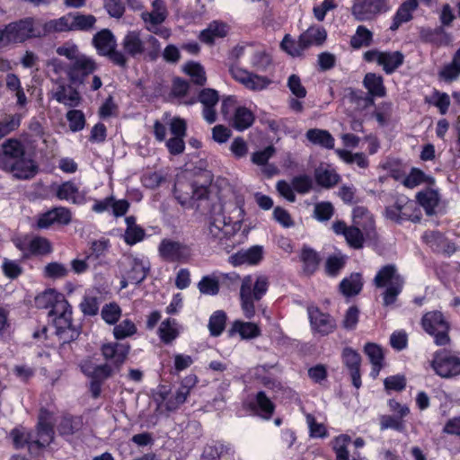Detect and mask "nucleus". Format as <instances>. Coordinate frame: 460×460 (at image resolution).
Instances as JSON below:
<instances>
[{
    "mask_svg": "<svg viewBox=\"0 0 460 460\" xmlns=\"http://www.w3.org/2000/svg\"><path fill=\"white\" fill-rule=\"evenodd\" d=\"M385 215L389 219L399 221V223L403 219L411 221H420V219L417 203L413 199H410L408 196H398L393 205L386 207Z\"/></svg>",
    "mask_w": 460,
    "mask_h": 460,
    "instance_id": "obj_15",
    "label": "nucleus"
},
{
    "mask_svg": "<svg viewBox=\"0 0 460 460\" xmlns=\"http://www.w3.org/2000/svg\"><path fill=\"white\" fill-rule=\"evenodd\" d=\"M10 436L16 448L27 445L29 450L33 452L48 447L54 437V422L50 411L40 410L35 432H30L25 427H16L11 430Z\"/></svg>",
    "mask_w": 460,
    "mask_h": 460,
    "instance_id": "obj_3",
    "label": "nucleus"
},
{
    "mask_svg": "<svg viewBox=\"0 0 460 460\" xmlns=\"http://www.w3.org/2000/svg\"><path fill=\"white\" fill-rule=\"evenodd\" d=\"M275 407L273 401L268 398L265 391H259V393H257L252 408L259 416L264 419L272 418L275 412Z\"/></svg>",
    "mask_w": 460,
    "mask_h": 460,
    "instance_id": "obj_34",
    "label": "nucleus"
},
{
    "mask_svg": "<svg viewBox=\"0 0 460 460\" xmlns=\"http://www.w3.org/2000/svg\"><path fill=\"white\" fill-rule=\"evenodd\" d=\"M96 22L97 19L93 13L68 12L58 19L47 21L44 24V31L58 33V31H70V30H91Z\"/></svg>",
    "mask_w": 460,
    "mask_h": 460,
    "instance_id": "obj_9",
    "label": "nucleus"
},
{
    "mask_svg": "<svg viewBox=\"0 0 460 460\" xmlns=\"http://www.w3.org/2000/svg\"><path fill=\"white\" fill-rule=\"evenodd\" d=\"M288 87L293 95L297 96L298 98H304V96H306V87L303 85L299 75H296V74H293L288 77Z\"/></svg>",
    "mask_w": 460,
    "mask_h": 460,
    "instance_id": "obj_64",
    "label": "nucleus"
},
{
    "mask_svg": "<svg viewBox=\"0 0 460 460\" xmlns=\"http://www.w3.org/2000/svg\"><path fill=\"white\" fill-rule=\"evenodd\" d=\"M66 119L69 122V128L71 130H81L84 129L86 119L80 110H75L73 108L66 113Z\"/></svg>",
    "mask_w": 460,
    "mask_h": 460,
    "instance_id": "obj_61",
    "label": "nucleus"
},
{
    "mask_svg": "<svg viewBox=\"0 0 460 460\" xmlns=\"http://www.w3.org/2000/svg\"><path fill=\"white\" fill-rule=\"evenodd\" d=\"M21 126V114H9L0 121V137L6 136L12 130L18 129Z\"/></svg>",
    "mask_w": 460,
    "mask_h": 460,
    "instance_id": "obj_59",
    "label": "nucleus"
},
{
    "mask_svg": "<svg viewBox=\"0 0 460 460\" xmlns=\"http://www.w3.org/2000/svg\"><path fill=\"white\" fill-rule=\"evenodd\" d=\"M158 253L164 261L168 262H187L191 257L192 250L180 241L174 239H162L158 246Z\"/></svg>",
    "mask_w": 460,
    "mask_h": 460,
    "instance_id": "obj_16",
    "label": "nucleus"
},
{
    "mask_svg": "<svg viewBox=\"0 0 460 460\" xmlns=\"http://www.w3.org/2000/svg\"><path fill=\"white\" fill-rule=\"evenodd\" d=\"M55 194L58 199H65L74 204H81L85 200V193L81 191L75 181H65L54 186Z\"/></svg>",
    "mask_w": 460,
    "mask_h": 460,
    "instance_id": "obj_24",
    "label": "nucleus"
},
{
    "mask_svg": "<svg viewBox=\"0 0 460 460\" xmlns=\"http://www.w3.org/2000/svg\"><path fill=\"white\" fill-rule=\"evenodd\" d=\"M51 94L59 103H63L67 107H77L82 101V95L79 91L75 89V84H71V82L66 84L63 80L58 82Z\"/></svg>",
    "mask_w": 460,
    "mask_h": 460,
    "instance_id": "obj_20",
    "label": "nucleus"
},
{
    "mask_svg": "<svg viewBox=\"0 0 460 460\" xmlns=\"http://www.w3.org/2000/svg\"><path fill=\"white\" fill-rule=\"evenodd\" d=\"M419 4L417 0H406L405 2H402L394 15L393 22L390 26L391 30H397V28H399L402 23L411 20L412 12H415Z\"/></svg>",
    "mask_w": 460,
    "mask_h": 460,
    "instance_id": "obj_30",
    "label": "nucleus"
},
{
    "mask_svg": "<svg viewBox=\"0 0 460 460\" xmlns=\"http://www.w3.org/2000/svg\"><path fill=\"white\" fill-rule=\"evenodd\" d=\"M391 10L390 0H353L351 13L358 22H371Z\"/></svg>",
    "mask_w": 460,
    "mask_h": 460,
    "instance_id": "obj_12",
    "label": "nucleus"
},
{
    "mask_svg": "<svg viewBox=\"0 0 460 460\" xmlns=\"http://www.w3.org/2000/svg\"><path fill=\"white\" fill-rule=\"evenodd\" d=\"M363 84L367 88L368 94V102L372 103L373 96H384L386 93L382 75L377 74H366L363 79Z\"/></svg>",
    "mask_w": 460,
    "mask_h": 460,
    "instance_id": "obj_35",
    "label": "nucleus"
},
{
    "mask_svg": "<svg viewBox=\"0 0 460 460\" xmlns=\"http://www.w3.org/2000/svg\"><path fill=\"white\" fill-rule=\"evenodd\" d=\"M243 215L244 211L240 203H236L234 209L228 217L222 213V207H219L218 214L212 215L210 218L207 234L211 240L221 242L233 233L235 225H241Z\"/></svg>",
    "mask_w": 460,
    "mask_h": 460,
    "instance_id": "obj_8",
    "label": "nucleus"
},
{
    "mask_svg": "<svg viewBox=\"0 0 460 460\" xmlns=\"http://www.w3.org/2000/svg\"><path fill=\"white\" fill-rule=\"evenodd\" d=\"M35 302L38 306L50 309L49 314L53 317L57 332L64 341L76 337L77 332L73 326L72 308L63 294L50 288L38 296Z\"/></svg>",
    "mask_w": 460,
    "mask_h": 460,
    "instance_id": "obj_2",
    "label": "nucleus"
},
{
    "mask_svg": "<svg viewBox=\"0 0 460 460\" xmlns=\"http://www.w3.org/2000/svg\"><path fill=\"white\" fill-rule=\"evenodd\" d=\"M254 120L255 114L252 113L249 108L239 106L238 108H234V115L231 119V125L235 129L243 130L250 128Z\"/></svg>",
    "mask_w": 460,
    "mask_h": 460,
    "instance_id": "obj_33",
    "label": "nucleus"
},
{
    "mask_svg": "<svg viewBox=\"0 0 460 460\" xmlns=\"http://www.w3.org/2000/svg\"><path fill=\"white\" fill-rule=\"evenodd\" d=\"M103 7L110 16H114L115 18L123 16L126 10L125 4L122 0H104Z\"/></svg>",
    "mask_w": 460,
    "mask_h": 460,
    "instance_id": "obj_63",
    "label": "nucleus"
},
{
    "mask_svg": "<svg viewBox=\"0 0 460 460\" xmlns=\"http://www.w3.org/2000/svg\"><path fill=\"white\" fill-rule=\"evenodd\" d=\"M305 137L313 145H319L323 147H333L335 145V138H333V135L328 129H307Z\"/></svg>",
    "mask_w": 460,
    "mask_h": 460,
    "instance_id": "obj_36",
    "label": "nucleus"
},
{
    "mask_svg": "<svg viewBox=\"0 0 460 460\" xmlns=\"http://www.w3.org/2000/svg\"><path fill=\"white\" fill-rule=\"evenodd\" d=\"M421 325L424 331L434 337L437 346H446L451 342L449 332L450 323L440 311H430L421 318Z\"/></svg>",
    "mask_w": 460,
    "mask_h": 460,
    "instance_id": "obj_10",
    "label": "nucleus"
},
{
    "mask_svg": "<svg viewBox=\"0 0 460 460\" xmlns=\"http://www.w3.org/2000/svg\"><path fill=\"white\" fill-rule=\"evenodd\" d=\"M1 270L6 278L9 279H16L23 272V266L15 260H9V258H4L1 263Z\"/></svg>",
    "mask_w": 460,
    "mask_h": 460,
    "instance_id": "obj_53",
    "label": "nucleus"
},
{
    "mask_svg": "<svg viewBox=\"0 0 460 460\" xmlns=\"http://www.w3.org/2000/svg\"><path fill=\"white\" fill-rule=\"evenodd\" d=\"M83 424L81 417H63L58 425V429L61 434H72L81 429Z\"/></svg>",
    "mask_w": 460,
    "mask_h": 460,
    "instance_id": "obj_46",
    "label": "nucleus"
},
{
    "mask_svg": "<svg viewBox=\"0 0 460 460\" xmlns=\"http://www.w3.org/2000/svg\"><path fill=\"white\" fill-rule=\"evenodd\" d=\"M230 447L224 446L221 442H215V444H208L202 451L200 460H219L224 452H229Z\"/></svg>",
    "mask_w": 460,
    "mask_h": 460,
    "instance_id": "obj_52",
    "label": "nucleus"
},
{
    "mask_svg": "<svg viewBox=\"0 0 460 460\" xmlns=\"http://www.w3.org/2000/svg\"><path fill=\"white\" fill-rule=\"evenodd\" d=\"M93 41L99 54L108 56L112 62L119 66H126L128 58L125 53L116 49V39L110 29H102L96 32Z\"/></svg>",
    "mask_w": 460,
    "mask_h": 460,
    "instance_id": "obj_13",
    "label": "nucleus"
},
{
    "mask_svg": "<svg viewBox=\"0 0 460 460\" xmlns=\"http://www.w3.org/2000/svg\"><path fill=\"white\" fill-rule=\"evenodd\" d=\"M423 239L431 249L438 250V252L440 250H446L447 252H453L455 250L454 244L448 243L447 239L439 230H426L423 234Z\"/></svg>",
    "mask_w": 460,
    "mask_h": 460,
    "instance_id": "obj_32",
    "label": "nucleus"
},
{
    "mask_svg": "<svg viewBox=\"0 0 460 460\" xmlns=\"http://www.w3.org/2000/svg\"><path fill=\"white\" fill-rule=\"evenodd\" d=\"M229 73L234 80L239 81L249 90H264L270 83L268 77L252 74V72H248L245 68H241V66L234 65V63L230 65Z\"/></svg>",
    "mask_w": 460,
    "mask_h": 460,
    "instance_id": "obj_19",
    "label": "nucleus"
},
{
    "mask_svg": "<svg viewBox=\"0 0 460 460\" xmlns=\"http://www.w3.org/2000/svg\"><path fill=\"white\" fill-rule=\"evenodd\" d=\"M45 24L46 22L43 23L41 29H39L32 17H25V19H20L15 22H10L6 25L7 46L17 44V42H25L31 37L49 35V32L45 31Z\"/></svg>",
    "mask_w": 460,
    "mask_h": 460,
    "instance_id": "obj_11",
    "label": "nucleus"
},
{
    "mask_svg": "<svg viewBox=\"0 0 460 460\" xmlns=\"http://www.w3.org/2000/svg\"><path fill=\"white\" fill-rule=\"evenodd\" d=\"M174 193L181 204H186L189 199H202L207 196L208 190L205 186H195V184L184 186L182 182H176Z\"/></svg>",
    "mask_w": 460,
    "mask_h": 460,
    "instance_id": "obj_27",
    "label": "nucleus"
},
{
    "mask_svg": "<svg viewBox=\"0 0 460 460\" xmlns=\"http://www.w3.org/2000/svg\"><path fill=\"white\" fill-rule=\"evenodd\" d=\"M179 332L175 319H165L159 326V336L164 342H171L177 337Z\"/></svg>",
    "mask_w": 460,
    "mask_h": 460,
    "instance_id": "obj_50",
    "label": "nucleus"
},
{
    "mask_svg": "<svg viewBox=\"0 0 460 460\" xmlns=\"http://www.w3.org/2000/svg\"><path fill=\"white\" fill-rule=\"evenodd\" d=\"M336 153L341 160H344V162L356 163L361 168H366V166L369 164V161L367 160L366 154H363V152H356V154H352L349 150L338 148Z\"/></svg>",
    "mask_w": 460,
    "mask_h": 460,
    "instance_id": "obj_49",
    "label": "nucleus"
},
{
    "mask_svg": "<svg viewBox=\"0 0 460 460\" xmlns=\"http://www.w3.org/2000/svg\"><path fill=\"white\" fill-rule=\"evenodd\" d=\"M333 213L334 208L331 201H320L314 205V217L320 221H327Z\"/></svg>",
    "mask_w": 460,
    "mask_h": 460,
    "instance_id": "obj_62",
    "label": "nucleus"
},
{
    "mask_svg": "<svg viewBox=\"0 0 460 460\" xmlns=\"http://www.w3.org/2000/svg\"><path fill=\"white\" fill-rule=\"evenodd\" d=\"M308 314L312 330L314 331V332L326 335V333L333 332V331H335L337 327L335 319L330 316V314L322 313L318 307H309Z\"/></svg>",
    "mask_w": 460,
    "mask_h": 460,
    "instance_id": "obj_21",
    "label": "nucleus"
},
{
    "mask_svg": "<svg viewBox=\"0 0 460 460\" xmlns=\"http://www.w3.org/2000/svg\"><path fill=\"white\" fill-rule=\"evenodd\" d=\"M52 252V244L46 237H31L30 240V254L31 255H46Z\"/></svg>",
    "mask_w": 460,
    "mask_h": 460,
    "instance_id": "obj_43",
    "label": "nucleus"
},
{
    "mask_svg": "<svg viewBox=\"0 0 460 460\" xmlns=\"http://www.w3.org/2000/svg\"><path fill=\"white\" fill-rule=\"evenodd\" d=\"M232 331L239 332L243 339L257 337L261 333L258 324H255V323H243V321H234Z\"/></svg>",
    "mask_w": 460,
    "mask_h": 460,
    "instance_id": "obj_44",
    "label": "nucleus"
},
{
    "mask_svg": "<svg viewBox=\"0 0 460 460\" xmlns=\"http://www.w3.org/2000/svg\"><path fill=\"white\" fill-rule=\"evenodd\" d=\"M373 40V32L366 26H358L355 34L350 38L353 47L369 46Z\"/></svg>",
    "mask_w": 460,
    "mask_h": 460,
    "instance_id": "obj_47",
    "label": "nucleus"
},
{
    "mask_svg": "<svg viewBox=\"0 0 460 460\" xmlns=\"http://www.w3.org/2000/svg\"><path fill=\"white\" fill-rule=\"evenodd\" d=\"M263 251L260 246H253L246 251H238L229 257V261L234 265L238 264H257L262 257Z\"/></svg>",
    "mask_w": 460,
    "mask_h": 460,
    "instance_id": "obj_31",
    "label": "nucleus"
},
{
    "mask_svg": "<svg viewBox=\"0 0 460 460\" xmlns=\"http://www.w3.org/2000/svg\"><path fill=\"white\" fill-rule=\"evenodd\" d=\"M185 72L191 77L197 84H205L207 75L204 66L196 61H190L184 66Z\"/></svg>",
    "mask_w": 460,
    "mask_h": 460,
    "instance_id": "obj_51",
    "label": "nucleus"
},
{
    "mask_svg": "<svg viewBox=\"0 0 460 460\" xmlns=\"http://www.w3.org/2000/svg\"><path fill=\"white\" fill-rule=\"evenodd\" d=\"M366 61H376L382 66L385 73L391 75L394 71L402 66L405 57L402 51H378V49H369L364 54Z\"/></svg>",
    "mask_w": 460,
    "mask_h": 460,
    "instance_id": "obj_17",
    "label": "nucleus"
},
{
    "mask_svg": "<svg viewBox=\"0 0 460 460\" xmlns=\"http://www.w3.org/2000/svg\"><path fill=\"white\" fill-rule=\"evenodd\" d=\"M249 56L252 66L258 71H265L271 62V58L266 51H261V49L254 51L252 46H250Z\"/></svg>",
    "mask_w": 460,
    "mask_h": 460,
    "instance_id": "obj_42",
    "label": "nucleus"
},
{
    "mask_svg": "<svg viewBox=\"0 0 460 460\" xmlns=\"http://www.w3.org/2000/svg\"><path fill=\"white\" fill-rule=\"evenodd\" d=\"M373 282L377 288H384L383 304L393 305L402 293L405 280L398 271L395 264H385L376 274Z\"/></svg>",
    "mask_w": 460,
    "mask_h": 460,
    "instance_id": "obj_5",
    "label": "nucleus"
},
{
    "mask_svg": "<svg viewBox=\"0 0 460 460\" xmlns=\"http://www.w3.org/2000/svg\"><path fill=\"white\" fill-rule=\"evenodd\" d=\"M431 366L440 376L449 378L460 375V358L450 355L447 351L438 350L435 352Z\"/></svg>",
    "mask_w": 460,
    "mask_h": 460,
    "instance_id": "obj_18",
    "label": "nucleus"
},
{
    "mask_svg": "<svg viewBox=\"0 0 460 460\" xmlns=\"http://www.w3.org/2000/svg\"><path fill=\"white\" fill-rule=\"evenodd\" d=\"M197 382L196 376H187L174 391H172L168 385H159L155 395L158 409L161 411L163 409L165 411L179 409L180 405L187 400Z\"/></svg>",
    "mask_w": 460,
    "mask_h": 460,
    "instance_id": "obj_6",
    "label": "nucleus"
},
{
    "mask_svg": "<svg viewBox=\"0 0 460 460\" xmlns=\"http://www.w3.org/2000/svg\"><path fill=\"white\" fill-rule=\"evenodd\" d=\"M100 299L93 294H85L80 303V308L85 315H96L99 312Z\"/></svg>",
    "mask_w": 460,
    "mask_h": 460,
    "instance_id": "obj_57",
    "label": "nucleus"
},
{
    "mask_svg": "<svg viewBox=\"0 0 460 460\" xmlns=\"http://www.w3.org/2000/svg\"><path fill=\"white\" fill-rule=\"evenodd\" d=\"M69 272V270L66 264L58 263V261H52L48 263L43 268V274L46 278H66Z\"/></svg>",
    "mask_w": 460,
    "mask_h": 460,
    "instance_id": "obj_56",
    "label": "nucleus"
},
{
    "mask_svg": "<svg viewBox=\"0 0 460 460\" xmlns=\"http://www.w3.org/2000/svg\"><path fill=\"white\" fill-rule=\"evenodd\" d=\"M125 222L127 225L126 231L124 233V240L129 245H133V243H137L140 240H143L145 235V231L137 226L136 222V217L130 215L129 217H125Z\"/></svg>",
    "mask_w": 460,
    "mask_h": 460,
    "instance_id": "obj_37",
    "label": "nucleus"
},
{
    "mask_svg": "<svg viewBox=\"0 0 460 460\" xmlns=\"http://www.w3.org/2000/svg\"><path fill=\"white\" fill-rule=\"evenodd\" d=\"M327 39L324 27L311 26L302 32L296 41L290 34H286L280 43L281 48L291 56H301L311 46H322Z\"/></svg>",
    "mask_w": 460,
    "mask_h": 460,
    "instance_id": "obj_7",
    "label": "nucleus"
},
{
    "mask_svg": "<svg viewBox=\"0 0 460 460\" xmlns=\"http://www.w3.org/2000/svg\"><path fill=\"white\" fill-rule=\"evenodd\" d=\"M417 199L428 215H433L439 201V195L435 190H425L417 194Z\"/></svg>",
    "mask_w": 460,
    "mask_h": 460,
    "instance_id": "obj_40",
    "label": "nucleus"
},
{
    "mask_svg": "<svg viewBox=\"0 0 460 460\" xmlns=\"http://www.w3.org/2000/svg\"><path fill=\"white\" fill-rule=\"evenodd\" d=\"M121 312L119 305L116 302H110V304L103 305L101 310V316L108 323H116L121 315Z\"/></svg>",
    "mask_w": 460,
    "mask_h": 460,
    "instance_id": "obj_58",
    "label": "nucleus"
},
{
    "mask_svg": "<svg viewBox=\"0 0 460 460\" xmlns=\"http://www.w3.org/2000/svg\"><path fill=\"white\" fill-rule=\"evenodd\" d=\"M0 168L20 181H29L39 173V164L26 155L25 146L18 138H7L1 144Z\"/></svg>",
    "mask_w": 460,
    "mask_h": 460,
    "instance_id": "obj_1",
    "label": "nucleus"
},
{
    "mask_svg": "<svg viewBox=\"0 0 460 460\" xmlns=\"http://www.w3.org/2000/svg\"><path fill=\"white\" fill-rule=\"evenodd\" d=\"M351 441L349 435H338L332 440V448L336 453V460H349V451L347 446Z\"/></svg>",
    "mask_w": 460,
    "mask_h": 460,
    "instance_id": "obj_45",
    "label": "nucleus"
},
{
    "mask_svg": "<svg viewBox=\"0 0 460 460\" xmlns=\"http://www.w3.org/2000/svg\"><path fill=\"white\" fill-rule=\"evenodd\" d=\"M168 10L164 0H154L151 12H142L141 18L146 22L148 30L157 31L156 27L166 20Z\"/></svg>",
    "mask_w": 460,
    "mask_h": 460,
    "instance_id": "obj_23",
    "label": "nucleus"
},
{
    "mask_svg": "<svg viewBox=\"0 0 460 460\" xmlns=\"http://www.w3.org/2000/svg\"><path fill=\"white\" fill-rule=\"evenodd\" d=\"M269 285V279L265 275H259L255 279L252 275H246L242 279L240 300L241 308L245 317H254L256 314L255 301L266 295Z\"/></svg>",
    "mask_w": 460,
    "mask_h": 460,
    "instance_id": "obj_4",
    "label": "nucleus"
},
{
    "mask_svg": "<svg viewBox=\"0 0 460 460\" xmlns=\"http://www.w3.org/2000/svg\"><path fill=\"white\" fill-rule=\"evenodd\" d=\"M301 261L303 262V270L306 274L315 272L320 265V257L314 249L304 248L301 252Z\"/></svg>",
    "mask_w": 460,
    "mask_h": 460,
    "instance_id": "obj_41",
    "label": "nucleus"
},
{
    "mask_svg": "<svg viewBox=\"0 0 460 460\" xmlns=\"http://www.w3.org/2000/svg\"><path fill=\"white\" fill-rule=\"evenodd\" d=\"M97 69V63L91 57L84 55L76 45V51L74 58V63H68L66 68V77L74 84H82L86 76Z\"/></svg>",
    "mask_w": 460,
    "mask_h": 460,
    "instance_id": "obj_14",
    "label": "nucleus"
},
{
    "mask_svg": "<svg viewBox=\"0 0 460 460\" xmlns=\"http://www.w3.org/2000/svg\"><path fill=\"white\" fill-rule=\"evenodd\" d=\"M137 328L130 319H124L113 329V334L116 339H124V337H128V335H132V333L137 332Z\"/></svg>",
    "mask_w": 460,
    "mask_h": 460,
    "instance_id": "obj_60",
    "label": "nucleus"
},
{
    "mask_svg": "<svg viewBox=\"0 0 460 460\" xmlns=\"http://www.w3.org/2000/svg\"><path fill=\"white\" fill-rule=\"evenodd\" d=\"M227 316L225 311H215L208 319V329L212 335H220L226 324Z\"/></svg>",
    "mask_w": 460,
    "mask_h": 460,
    "instance_id": "obj_48",
    "label": "nucleus"
},
{
    "mask_svg": "<svg viewBox=\"0 0 460 460\" xmlns=\"http://www.w3.org/2000/svg\"><path fill=\"white\" fill-rule=\"evenodd\" d=\"M363 285L362 275L360 273H351L349 277L341 280L340 289L346 296H353V295L360 293Z\"/></svg>",
    "mask_w": 460,
    "mask_h": 460,
    "instance_id": "obj_38",
    "label": "nucleus"
},
{
    "mask_svg": "<svg viewBox=\"0 0 460 460\" xmlns=\"http://www.w3.org/2000/svg\"><path fill=\"white\" fill-rule=\"evenodd\" d=\"M128 279L130 283L139 284L144 281L149 272L150 263L148 260L144 258H134V256H128Z\"/></svg>",
    "mask_w": 460,
    "mask_h": 460,
    "instance_id": "obj_26",
    "label": "nucleus"
},
{
    "mask_svg": "<svg viewBox=\"0 0 460 460\" xmlns=\"http://www.w3.org/2000/svg\"><path fill=\"white\" fill-rule=\"evenodd\" d=\"M315 178L321 185L323 187H332L334 183H337L340 177L335 171L332 169H324V167H319L315 171Z\"/></svg>",
    "mask_w": 460,
    "mask_h": 460,
    "instance_id": "obj_54",
    "label": "nucleus"
},
{
    "mask_svg": "<svg viewBox=\"0 0 460 460\" xmlns=\"http://www.w3.org/2000/svg\"><path fill=\"white\" fill-rule=\"evenodd\" d=\"M198 99L203 105L202 116L204 119L209 124L216 122L217 119V112L216 105L219 101V94L215 89H202Z\"/></svg>",
    "mask_w": 460,
    "mask_h": 460,
    "instance_id": "obj_22",
    "label": "nucleus"
},
{
    "mask_svg": "<svg viewBox=\"0 0 460 460\" xmlns=\"http://www.w3.org/2000/svg\"><path fill=\"white\" fill-rule=\"evenodd\" d=\"M198 288L204 295H217L220 290V282L216 277L206 275V277H202L201 280L198 283Z\"/></svg>",
    "mask_w": 460,
    "mask_h": 460,
    "instance_id": "obj_55",
    "label": "nucleus"
},
{
    "mask_svg": "<svg viewBox=\"0 0 460 460\" xmlns=\"http://www.w3.org/2000/svg\"><path fill=\"white\" fill-rule=\"evenodd\" d=\"M102 353L107 361L115 367H120L129 354L130 347L126 343H105L101 348Z\"/></svg>",
    "mask_w": 460,
    "mask_h": 460,
    "instance_id": "obj_25",
    "label": "nucleus"
},
{
    "mask_svg": "<svg viewBox=\"0 0 460 460\" xmlns=\"http://www.w3.org/2000/svg\"><path fill=\"white\" fill-rule=\"evenodd\" d=\"M121 45L125 52L130 56H137L145 50V41L141 39L139 31H128L125 34Z\"/></svg>",
    "mask_w": 460,
    "mask_h": 460,
    "instance_id": "obj_29",
    "label": "nucleus"
},
{
    "mask_svg": "<svg viewBox=\"0 0 460 460\" xmlns=\"http://www.w3.org/2000/svg\"><path fill=\"white\" fill-rule=\"evenodd\" d=\"M365 352L372 365L371 374L373 376H377L383 366L384 351L376 343H367L365 346Z\"/></svg>",
    "mask_w": 460,
    "mask_h": 460,
    "instance_id": "obj_39",
    "label": "nucleus"
},
{
    "mask_svg": "<svg viewBox=\"0 0 460 460\" xmlns=\"http://www.w3.org/2000/svg\"><path fill=\"white\" fill-rule=\"evenodd\" d=\"M228 28L222 21H213L200 31L199 40L206 44H214L216 39L227 35Z\"/></svg>",
    "mask_w": 460,
    "mask_h": 460,
    "instance_id": "obj_28",
    "label": "nucleus"
}]
</instances>
